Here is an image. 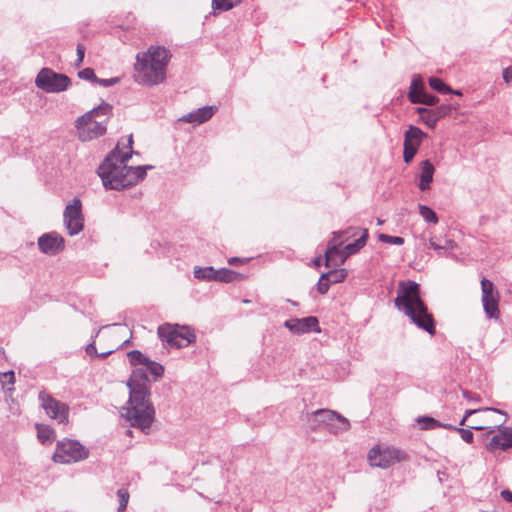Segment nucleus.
<instances>
[{
    "label": "nucleus",
    "instance_id": "1",
    "mask_svg": "<svg viewBox=\"0 0 512 512\" xmlns=\"http://www.w3.org/2000/svg\"><path fill=\"white\" fill-rule=\"evenodd\" d=\"M127 357L135 369L127 382L129 400L123 416L132 427L148 434L155 419V408L150 400V381L147 373L157 379L163 375L164 368L139 350L128 352Z\"/></svg>",
    "mask_w": 512,
    "mask_h": 512
},
{
    "label": "nucleus",
    "instance_id": "2",
    "mask_svg": "<svg viewBox=\"0 0 512 512\" xmlns=\"http://www.w3.org/2000/svg\"><path fill=\"white\" fill-rule=\"evenodd\" d=\"M133 137L129 135L126 144L118 142L116 147L105 157L97 173L107 190H122L136 185L146 177L151 165L128 166L126 163L133 154Z\"/></svg>",
    "mask_w": 512,
    "mask_h": 512
},
{
    "label": "nucleus",
    "instance_id": "3",
    "mask_svg": "<svg viewBox=\"0 0 512 512\" xmlns=\"http://www.w3.org/2000/svg\"><path fill=\"white\" fill-rule=\"evenodd\" d=\"M395 306L403 312L420 329L430 335L436 332L435 322L428 308L421 299L420 285L412 280L400 281Z\"/></svg>",
    "mask_w": 512,
    "mask_h": 512
},
{
    "label": "nucleus",
    "instance_id": "4",
    "mask_svg": "<svg viewBox=\"0 0 512 512\" xmlns=\"http://www.w3.org/2000/svg\"><path fill=\"white\" fill-rule=\"evenodd\" d=\"M111 115L112 106L109 103L102 102L97 107L78 117L75 127L79 139L84 142L104 135Z\"/></svg>",
    "mask_w": 512,
    "mask_h": 512
},
{
    "label": "nucleus",
    "instance_id": "5",
    "mask_svg": "<svg viewBox=\"0 0 512 512\" xmlns=\"http://www.w3.org/2000/svg\"><path fill=\"white\" fill-rule=\"evenodd\" d=\"M135 68V79L138 83L153 86L164 81L166 72L163 68L157 67L154 63L147 60L146 56L137 54Z\"/></svg>",
    "mask_w": 512,
    "mask_h": 512
},
{
    "label": "nucleus",
    "instance_id": "6",
    "mask_svg": "<svg viewBox=\"0 0 512 512\" xmlns=\"http://www.w3.org/2000/svg\"><path fill=\"white\" fill-rule=\"evenodd\" d=\"M35 85L46 93H60L69 88L71 79L50 68H42L35 78Z\"/></svg>",
    "mask_w": 512,
    "mask_h": 512
},
{
    "label": "nucleus",
    "instance_id": "7",
    "mask_svg": "<svg viewBox=\"0 0 512 512\" xmlns=\"http://www.w3.org/2000/svg\"><path fill=\"white\" fill-rule=\"evenodd\" d=\"M89 451L76 440L64 439L58 441L53 455V461L61 464H69L84 460Z\"/></svg>",
    "mask_w": 512,
    "mask_h": 512
},
{
    "label": "nucleus",
    "instance_id": "8",
    "mask_svg": "<svg viewBox=\"0 0 512 512\" xmlns=\"http://www.w3.org/2000/svg\"><path fill=\"white\" fill-rule=\"evenodd\" d=\"M64 224L70 236L79 234L84 228V216L80 199L74 198L63 213Z\"/></svg>",
    "mask_w": 512,
    "mask_h": 512
},
{
    "label": "nucleus",
    "instance_id": "9",
    "mask_svg": "<svg viewBox=\"0 0 512 512\" xmlns=\"http://www.w3.org/2000/svg\"><path fill=\"white\" fill-rule=\"evenodd\" d=\"M481 291L484 312L490 319H498L500 295L494 283L484 277L481 280Z\"/></svg>",
    "mask_w": 512,
    "mask_h": 512
},
{
    "label": "nucleus",
    "instance_id": "10",
    "mask_svg": "<svg viewBox=\"0 0 512 512\" xmlns=\"http://www.w3.org/2000/svg\"><path fill=\"white\" fill-rule=\"evenodd\" d=\"M39 400L41 407L50 418L58 423H68L69 406L66 403L56 400L44 391L39 393Z\"/></svg>",
    "mask_w": 512,
    "mask_h": 512
},
{
    "label": "nucleus",
    "instance_id": "11",
    "mask_svg": "<svg viewBox=\"0 0 512 512\" xmlns=\"http://www.w3.org/2000/svg\"><path fill=\"white\" fill-rule=\"evenodd\" d=\"M368 461L371 466L388 468L399 461V451L396 449L372 448L368 453Z\"/></svg>",
    "mask_w": 512,
    "mask_h": 512
},
{
    "label": "nucleus",
    "instance_id": "12",
    "mask_svg": "<svg viewBox=\"0 0 512 512\" xmlns=\"http://www.w3.org/2000/svg\"><path fill=\"white\" fill-rule=\"evenodd\" d=\"M451 111L452 106L449 104H442L432 109L425 107L416 108V113L419 114L420 121L432 129L436 127V124L440 119L449 115Z\"/></svg>",
    "mask_w": 512,
    "mask_h": 512
},
{
    "label": "nucleus",
    "instance_id": "13",
    "mask_svg": "<svg viewBox=\"0 0 512 512\" xmlns=\"http://www.w3.org/2000/svg\"><path fill=\"white\" fill-rule=\"evenodd\" d=\"M284 326L297 335L309 333L311 331H320L319 321L315 316L289 319L285 321Z\"/></svg>",
    "mask_w": 512,
    "mask_h": 512
},
{
    "label": "nucleus",
    "instance_id": "14",
    "mask_svg": "<svg viewBox=\"0 0 512 512\" xmlns=\"http://www.w3.org/2000/svg\"><path fill=\"white\" fill-rule=\"evenodd\" d=\"M38 246L42 253L56 255L64 250V238L56 232L45 233L38 238Z\"/></svg>",
    "mask_w": 512,
    "mask_h": 512
},
{
    "label": "nucleus",
    "instance_id": "15",
    "mask_svg": "<svg viewBox=\"0 0 512 512\" xmlns=\"http://www.w3.org/2000/svg\"><path fill=\"white\" fill-rule=\"evenodd\" d=\"M337 419V412L329 409H318L307 417V423L312 430L329 429L332 420Z\"/></svg>",
    "mask_w": 512,
    "mask_h": 512
},
{
    "label": "nucleus",
    "instance_id": "16",
    "mask_svg": "<svg viewBox=\"0 0 512 512\" xmlns=\"http://www.w3.org/2000/svg\"><path fill=\"white\" fill-rule=\"evenodd\" d=\"M140 56H146L147 60L154 63L157 67L163 68L166 72L167 65L171 58L169 50L162 46H151L147 52L139 53Z\"/></svg>",
    "mask_w": 512,
    "mask_h": 512
},
{
    "label": "nucleus",
    "instance_id": "17",
    "mask_svg": "<svg viewBox=\"0 0 512 512\" xmlns=\"http://www.w3.org/2000/svg\"><path fill=\"white\" fill-rule=\"evenodd\" d=\"M512 447V428L504 427L500 432L494 435L489 443L487 449L494 452L498 449L507 450Z\"/></svg>",
    "mask_w": 512,
    "mask_h": 512
},
{
    "label": "nucleus",
    "instance_id": "18",
    "mask_svg": "<svg viewBox=\"0 0 512 512\" xmlns=\"http://www.w3.org/2000/svg\"><path fill=\"white\" fill-rule=\"evenodd\" d=\"M216 109L215 106H204L183 115L179 120L186 123L202 124L212 118Z\"/></svg>",
    "mask_w": 512,
    "mask_h": 512
},
{
    "label": "nucleus",
    "instance_id": "19",
    "mask_svg": "<svg viewBox=\"0 0 512 512\" xmlns=\"http://www.w3.org/2000/svg\"><path fill=\"white\" fill-rule=\"evenodd\" d=\"M361 235L358 239H356L354 242L347 244L343 248L344 255L342 256V259L339 261V264H343L345 260L356 253H358L367 243V239L369 237L368 229H362Z\"/></svg>",
    "mask_w": 512,
    "mask_h": 512
},
{
    "label": "nucleus",
    "instance_id": "20",
    "mask_svg": "<svg viewBox=\"0 0 512 512\" xmlns=\"http://www.w3.org/2000/svg\"><path fill=\"white\" fill-rule=\"evenodd\" d=\"M420 182L419 189L425 191L430 188V184L433 181V175L435 172L434 165L430 160L426 159L421 162L420 165Z\"/></svg>",
    "mask_w": 512,
    "mask_h": 512
},
{
    "label": "nucleus",
    "instance_id": "21",
    "mask_svg": "<svg viewBox=\"0 0 512 512\" xmlns=\"http://www.w3.org/2000/svg\"><path fill=\"white\" fill-rule=\"evenodd\" d=\"M158 336L163 342L176 347L177 343V325L163 324L158 327Z\"/></svg>",
    "mask_w": 512,
    "mask_h": 512
},
{
    "label": "nucleus",
    "instance_id": "22",
    "mask_svg": "<svg viewBox=\"0 0 512 512\" xmlns=\"http://www.w3.org/2000/svg\"><path fill=\"white\" fill-rule=\"evenodd\" d=\"M195 340L196 336L191 328L177 325V348L187 347Z\"/></svg>",
    "mask_w": 512,
    "mask_h": 512
},
{
    "label": "nucleus",
    "instance_id": "23",
    "mask_svg": "<svg viewBox=\"0 0 512 512\" xmlns=\"http://www.w3.org/2000/svg\"><path fill=\"white\" fill-rule=\"evenodd\" d=\"M408 99L413 104H424L427 106H434L438 103L439 98L435 95L428 94L424 90L419 91V93H408Z\"/></svg>",
    "mask_w": 512,
    "mask_h": 512
},
{
    "label": "nucleus",
    "instance_id": "24",
    "mask_svg": "<svg viewBox=\"0 0 512 512\" xmlns=\"http://www.w3.org/2000/svg\"><path fill=\"white\" fill-rule=\"evenodd\" d=\"M343 241L338 242V239L332 238V240L329 242L328 247L325 251V265L327 267L330 266V262L333 259V256H339L340 260L342 259V256L344 255L343 249H339V246H341Z\"/></svg>",
    "mask_w": 512,
    "mask_h": 512
},
{
    "label": "nucleus",
    "instance_id": "25",
    "mask_svg": "<svg viewBox=\"0 0 512 512\" xmlns=\"http://www.w3.org/2000/svg\"><path fill=\"white\" fill-rule=\"evenodd\" d=\"M35 428L37 430L38 440L42 444H48V443H51L54 440L55 431L49 425L37 423L35 425Z\"/></svg>",
    "mask_w": 512,
    "mask_h": 512
},
{
    "label": "nucleus",
    "instance_id": "26",
    "mask_svg": "<svg viewBox=\"0 0 512 512\" xmlns=\"http://www.w3.org/2000/svg\"><path fill=\"white\" fill-rule=\"evenodd\" d=\"M408 134H410V135L413 134L415 137V138L408 137V144H413L414 146H418V147L421 145L423 139L427 136V134L424 133L420 128L413 126V125H410L408 127V129L406 130V132L404 133V139H406Z\"/></svg>",
    "mask_w": 512,
    "mask_h": 512
},
{
    "label": "nucleus",
    "instance_id": "27",
    "mask_svg": "<svg viewBox=\"0 0 512 512\" xmlns=\"http://www.w3.org/2000/svg\"><path fill=\"white\" fill-rule=\"evenodd\" d=\"M239 278H240V274L231 269L221 268V269L215 270L214 281L229 283V282L238 280Z\"/></svg>",
    "mask_w": 512,
    "mask_h": 512
},
{
    "label": "nucleus",
    "instance_id": "28",
    "mask_svg": "<svg viewBox=\"0 0 512 512\" xmlns=\"http://www.w3.org/2000/svg\"><path fill=\"white\" fill-rule=\"evenodd\" d=\"M349 428L350 422L348 421V419L337 413V419L332 420L328 431L333 434H338L340 432L347 431Z\"/></svg>",
    "mask_w": 512,
    "mask_h": 512
},
{
    "label": "nucleus",
    "instance_id": "29",
    "mask_svg": "<svg viewBox=\"0 0 512 512\" xmlns=\"http://www.w3.org/2000/svg\"><path fill=\"white\" fill-rule=\"evenodd\" d=\"M429 247L433 248L434 250H453L457 247V244L452 239H444L441 241H438L436 237H432L429 240Z\"/></svg>",
    "mask_w": 512,
    "mask_h": 512
},
{
    "label": "nucleus",
    "instance_id": "30",
    "mask_svg": "<svg viewBox=\"0 0 512 512\" xmlns=\"http://www.w3.org/2000/svg\"><path fill=\"white\" fill-rule=\"evenodd\" d=\"M485 427L484 426H481V425H477V424H471V425H468V429H465V428H459L457 429V432L460 434V437L462 438L463 441H465L466 443L468 444H471L473 443V440H474V434L472 432V430H484Z\"/></svg>",
    "mask_w": 512,
    "mask_h": 512
},
{
    "label": "nucleus",
    "instance_id": "31",
    "mask_svg": "<svg viewBox=\"0 0 512 512\" xmlns=\"http://www.w3.org/2000/svg\"><path fill=\"white\" fill-rule=\"evenodd\" d=\"M194 277L199 280L214 281L215 269L212 266L196 267L194 269Z\"/></svg>",
    "mask_w": 512,
    "mask_h": 512
},
{
    "label": "nucleus",
    "instance_id": "32",
    "mask_svg": "<svg viewBox=\"0 0 512 512\" xmlns=\"http://www.w3.org/2000/svg\"><path fill=\"white\" fill-rule=\"evenodd\" d=\"M408 137L415 138L413 134H408L406 139H404L403 159L405 163H410L413 160L419 148L418 146H414L413 144H408Z\"/></svg>",
    "mask_w": 512,
    "mask_h": 512
},
{
    "label": "nucleus",
    "instance_id": "33",
    "mask_svg": "<svg viewBox=\"0 0 512 512\" xmlns=\"http://www.w3.org/2000/svg\"><path fill=\"white\" fill-rule=\"evenodd\" d=\"M417 422L420 425V428L423 430H432L435 428H440V426L442 425L441 422L429 416L419 417L417 419Z\"/></svg>",
    "mask_w": 512,
    "mask_h": 512
},
{
    "label": "nucleus",
    "instance_id": "34",
    "mask_svg": "<svg viewBox=\"0 0 512 512\" xmlns=\"http://www.w3.org/2000/svg\"><path fill=\"white\" fill-rule=\"evenodd\" d=\"M419 214L423 217V219L428 223L436 224L438 223L437 214L428 206L419 204Z\"/></svg>",
    "mask_w": 512,
    "mask_h": 512
},
{
    "label": "nucleus",
    "instance_id": "35",
    "mask_svg": "<svg viewBox=\"0 0 512 512\" xmlns=\"http://www.w3.org/2000/svg\"><path fill=\"white\" fill-rule=\"evenodd\" d=\"M429 85L433 90H436L437 92L442 94H449L452 92V89L447 84H445L441 79L436 77L429 78Z\"/></svg>",
    "mask_w": 512,
    "mask_h": 512
},
{
    "label": "nucleus",
    "instance_id": "36",
    "mask_svg": "<svg viewBox=\"0 0 512 512\" xmlns=\"http://www.w3.org/2000/svg\"><path fill=\"white\" fill-rule=\"evenodd\" d=\"M325 274L327 275L328 281H330L332 284H337L344 281L347 276V271L345 269H335L330 270Z\"/></svg>",
    "mask_w": 512,
    "mask_h": 512
},
{
    "label": "nucleus",
    "instance_id": "37",
    "mask_svg": "<svg viewBox=\"0 0 512 512\" xmlns=\"http://www.w3.org/2000/svg\"><path fill=\"white\" fill-rule=\"evenodd\" d=\"M117 497L119 499V506L117 508V512H124L127 508V504L130 498L129 492L125 488H120L117 491Z\"/></svg>",
    "mask_w": 512,
    "mask_h": 512
},
{
    "label": "nucleus",
    "instance_id": "38",
    "mask_svg": "<svg viewBox=\"0 0 512 512\" xmlns=\"http://www.w3.org/2000/svg\"><path fill=\"white\" fill-rule=\"evenodd\" d=\"M362 229L360 228H356V227H349L345 230H341V231H335L333 232V236H334V239H341V238H345V240L351 238V237H355L357 235V233L359 231H361Z\"/></svg>",
    "mask_w": 512,
    "mask_h": 512
},
{
    "label": "nucleus",
    "instance_id": "39",
    "mask_svg": "<svg viewBox=\"0 0 512 512\" xmlns=\"http://www.w3.org/2000/svg\"><path fill=\"white\" fill-rule=\"evenodd\" d=\"M481 411H493V412H497L500 414H505L502 410L497 409V408L486 407V408H479V409H469V410L465 411V414H464L463 418L461 419V421L459 422V425L460 426L466 425V421L470 416H472L473 414H476L478 412H481Z\"/></svg>",
    "mask_w": 512,
    "mask_h": 512
},
{
    "label": "nucleus",
    "instance_id": "40",
    "mask_svg": "<svg viewBox=\"0 0 512 512\" xmlns=\"http://www.w3.org/2000/svg\"><path fill=\"white\" fill-rule=\"evenodd\" d=\"M212 9L218 11H229L233 6V2L230 0H212Z\"/></svg>",
    "mask_w": 512,
    "mask_h": 512
},
{
    "label": "nucleus",
    "instance_id": "41",
    "mask_svg": "<svg viewBox=\"0 0 512 512\" xmlns=\"http://www.w3.org/2000/svg\"><path fill=\"white\" fill-rule=\"evenodd\" d=\"M379 241L383 243L393 244V245H402L404 243V238L399 236H391L388 234H379L378 235Z\"/></svg>",
    "mask_w": 512,
    "mask_h": 512
},
{
    "label": "nucleus",
    "instance_id": "42",
    "mask_svg": "<svg viewBox=\"0 0 512 512\" xmlns=\"http://www.w3.org/2000/svg\"><path fill=\"white\" fill-rule=\"evenodd\" d=\"M330 284L332 283L327 280V275L323 273L318 280L317 291L322 295L326 294L330 288Z\"/></svg>",
    "mask_w": 512,
    "mask_h": 512
},
{
    "label": "nucleus",
    "instance_id": "43",
    "mask_svg": "<svg viewBox=\"0 0 512 512\" xmlns=\"http://www.w3.org/2000/svg\"><path fill=\"white\" fill-rule=\"evenodd\" d=\"M78 77L80 79L96 82L98 80V77L95 75L94 70L92 68H84L81 71L78 72Z\"/></svg>",
    "mask_w": 512,
    "mask_h": 512
},
{
    "label": "nucleus",
    "instance_id": "44",
    "mask_svg": "<svg viewBox=\"0 0 512 512\" xmlns=\"http://www.w3.org/2000/svg\"><path fill=\"white\" fill-rule=\"evenodd\" d=\"M420 89L424 90L422 80L419 76H414L411 81L409 93H419Z\"/></svg>",
    "mask_w": 512,
    "mask_h": 512
},
{
    "label": "nucleus",
    "instance_id": "45",
    "mask_svg": "<svg viewBox=\"0 0 512 512\" xmlns=\"http://www.w3.org/2000/svg\"><path fill=\"white\" fill-rule=\"evenodd\" d=\"M119 81H120V79L118 77H113V78H109V79L98 78V80H96L95 83H97L103 87H110V86L117 84Z\"/></svg>",
    "mask_w": 512,
    "mask_h": 512
},
{
    "label": "nucleus",
    "instance_id": "46",
    "mask_svg": "<svg viewBox=\"0 0 512 512\" xmlns=\"http://www.w3.org/2000/svg\"><path fill=\"white\" fill-rule=\"evenodd\" d=\"M462 396L467 399L468 401H473V402H480L481 401V396L478 395V394H475L471 391H468V390H465V389H462Z\"/></svg>",
    "mask_w": 512,
    "mask_h": 512
},
{
    "label": "nucleus",
    "instance_id": "47",
    "mask_svg": "<svg viewBox=\"0 0 512 512\" xmlns=\"http://www.w3.org/2000/svg\"><path fill=\"white\" fill-rule=\"evenodd\" d=\"M76 50H77V59L75 61V66L79 67L82 64L83 59H84L85 47L82 44H78Z\"/></svg>",
    "mask_w": 512,
    "mask_h": 512
},
{
    "label": "nucleus",
    "instance_id": "48",
    "mask_svg": "<svg viewBox=\"0 0 512 512\" xmlns=\"http://www.w3.org/2000/svg\"><path fill=\"white\" fill-rule=\"evenodd\" d=\"M3 378V385H5L6 383L13 385L15 382V374L12 370L5 372L3 374Z\"/></svg>",
    "mask_w": 512,
    "mask_h": 512
},
{
    "label": "nucleus",
    "instance_id": "49",
    "mask_svg": "<svg viewBox=\"0 0 512 512\" xmlns=\"http://www.w3.org/2000/svg\"><path fill=\"white\" fill-rule=\"evenodd\" d=\"M503 79L506 83H510L512 81V68L507 67L503 70Z\"/></svg>",
    "mask_w": 512,
    "mask_h": 512
},
{
    "label": "nucleus",
    "instance_id": "50",
    "mask_svg": "<svg viewBox=\"0 0 512 512\" xmlns=\"http://www.w3.org/2000/svg\"><path fill=\"white\" fill-rule=\"evenodd\" d=\"M501 497L507 501V502H512V491L510 490H502L501 491Z\"/></svg>",
    "mask_w": 512,
    "mask_h": 512
},
{
    "label": "nucleus",
    "instance_id": "51",
    "mask_svg": "<svg viewBox=\"0 0 512 512\" xmlns=\"http://www.w3.org/2000/svg\"><path fill=\"white\" fill-rule=\"evenodd\" d=\"M86 352H87V354H89V355H92V354H95V355H96V354H97V350H96V347H95L94 342H92V343H90V344H88V345H87V347H86Z\"/></svg>",
    "mask_w": 512,
    "mask_h": 512
},
{
    "label": "nucleus",
    "instance_id": "52",
    "mask_svg": "<svg viewBox=\"0 0 512 512\" xmlns=\"http://www.w3.org/2000/svg\"><path fill=\"white\" fill-rule=\"evenodd\" d=\"M242 262H243V260H242L241 258H238V257H232V258H230V259L228 260V263H229L230 265H238V264H240V263H242Z\"/></svg>",
    "mask_w": 512,
    "mask_h": 512
},
{
    "label": "nucleus",
    "instance_id": "53",
    "mask_svg": "<svg viewBox=\"0 0 512 512\" xmlns=\"http://www.w3.org/2000/svg\"><path fill=\"white\" fill-rule=\"evenodd\" d=\"M440 427L448 429V430H453V431H456V432H457V429L460 428V427H456V426H454L452 424H449V423H442V425Z\"/></svg>",
    "mask_w": 512,
    "mask_h": 512
},
{
    "label": "nucleus",
    "instance_id": "54",
    "mask_svg": "<svg viewBox=\"0 0 512 512\" xmlns=\"http://www.w3.org/2000/svg\"><path fill=\"white\" fill-rule=\"evenodd\" d=\"M114 351H115V349H111V350H108V351H105V352H102L99 354L97 353L96 356L101 357V358H106L107 356L111 355Z\"/></svg>",
    "mask_w": 512,
    "mask_h": 512
},
{
    "label": "nucleus",
    "instance_id": "55",
    "mask_svg": "<svg viewBox=\"0 0 512 512\" xmlns=\"http://www.w3.org/2000/svg\"><path fill=\"white\" fill-rule=\"evenodd\" d=\"M321 262H322V259L321 257H316L314 260H313V263L315 266H320L321 265Z\"/></svg>",
    "mask_w": 512,
    "mask_h": 512
},
{
    "label": "nucleus",
    "instance_id": "56",
    "mask_svg": "<svg viewBox=\"0 0 512 512\" xmlns=\"http://www.w3.org/2000/svg\"><path fill=\"white\" fill-rule=\"evenodd\" d=\"M451 93H453L455 95H459V96L462 95V92L460 90H452Z\"/></svg>",
    "mask_w": 512,
    "mask_h": 512
},
{
    "label": "nucleus",
    "instance_id": "57",
    "mask_svg": "<svg viewBox=\"0 0 512 512\" xmlns=\"http://www.w3.org/2000/svg\"><path fill=\"white\" fill-rule=\"evenodd\" d=\"M230 2H233V6L235 7L237 4L241 2V0H230Z\"/></svg>",
    "mask_w": 512,
    "mask_h": 512
},
{
    "label": "nucleus",
    "instance_id": "58",
    "mask_svg": "<svg viewBox=\"0 0 512 512\" xmlns=\"http://www.w3.org/2000/svg\"><path fill=\"white\" fill-rule=\"evenodd\" d=\"M382 224H383V220H381V219H379V218H378V219H377V225H382Z\"/></svg>",
    "mask_w": 512,
    "mask_h": 512
},
{
    "label": "nucleus",
    "instance_id": "59",
    "mask_svg": "<svg viewBox=\"0 0 512 512\" xmlns=\"http://www.w3.org/2000/svg\"><path fill=\"white\" fill-rule=\"evenodd\" d=\"M289 302H290L292 305L297 306V303H296V302L291 301V300H289Z\"/></svg>",
    "mask_w": 512,
    "mask_h": 512
},
{
    "label": "nucleus",
    "instance_id": "60",
    "mask_svg": "<svg viewBox=\"0 0 512 512\" xmlns=\"http://www.w3.org/2000/svg\"><path fill=\"white\" fill-rule=\"evenodd\" d=\"M128 343H129V340H125V341L123 342L122 346H123V345H126V344H128Z\"/></svg>",
    "mask_w": 512,
    "mask_h": 512
},
{
    "label": "nucleus",
    "instance_id": "61",
    "mask_svg": "<svg viewBox=\"0 0 512 512\" xmlns=\"http://www.w3.org/2000/svg\"><path fill=\"white\" fill-rule=\"evenodd\" d=\"M493 432H494V429H493V428H491V429L489 430V433H493Z\"/></svg>",
    "mask_w": 512,
    "mask_h": 512
}]
</instances>
